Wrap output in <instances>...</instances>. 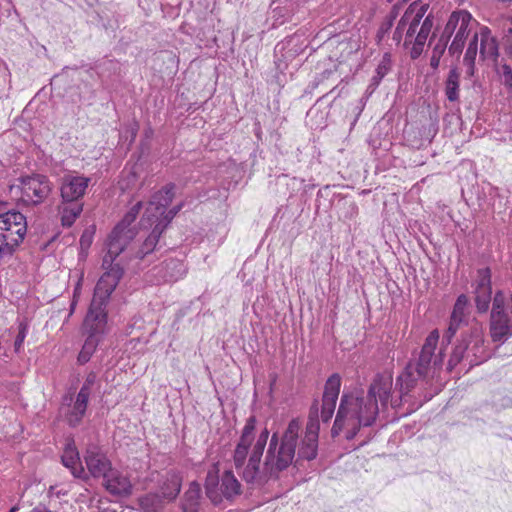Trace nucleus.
Here are the masks:
<instances>
[{
    "instance_id": "obj_37",
    "label": "nucleus",
    "mask_w": 512,
    "mask_h": 512,
    "mask_svg": "<svg viewBox=\"0 0 512 512\" xmlns=\"http://www.w3.org/2000/svg\"><path fill=\"white\" fill-rule=\"evenodd\" d=\"M468 34H455L452 43L449 46V53L452 55H460L465 46L466 36Z\"/></svg>"
},
{
    "instance_id": "obj_43",
    "label": "nucleus",
    "mask_w": 512,
    "mask_h": 512,
    "mask_svg": "<svg viewBox=\"0 0 512 512\" xmlns=\"http://www.w3.org/2000/svg\"><path fill=\"white\" fill-rule=\"evenodd\" d=\"M337 71V65L333 64L331 68L324 69L319 77V81H322L324 79L330 78L332 74H334Z\"/></svg>"
},
{
    "instance_id": "obj_56",
    "label": "nucleus",
    "mask_w": 512,
    "mask_h": 512,
    "mask_svg": "<svg viewBox=\"0 0 512 512\" xmlns=\"http://www.w3.org/2000/svg\"><path fill=\"white\" fill-rule=\"evenodd\" d=\"M378 35L380 36V37H379V41L383 40V36H384L385 34H378Z\"/></svg>"
},
{
    "instance_id": "obj_15",
    "label": "nucleus",
    "mask_w": 512,
    "mask_h": 512,
    "mask_svg": "<svg viewBox=\"0 0 512 512\" xmlns=\"http://www.w3.org/2000/svg\"><path fill=\"white\" fill-rule=\"evenodd\" d=\"M177 186L174 182L165 184L161 189L151 195L147 207L145 209V216L148 220L161 216V212L166 210L172 203L176 195Z\"/></svg>"
},
{
    "instance_id": "obj_11",
    "label": "nucleus",
    "mask_w": 512,
    "mask_h": 512,
    "mask_svg": "<svg viewBox=\"0 0 512 512\" xmlns=\"http://www.w3.org/2000/svg\"><path fill=\"white\" fill-rule=\"evenodd\" d=\"M18 181L22 186L23 197L30 199L33 206L44 203L54 189L49 177L41 173L21 175Z\"/></svg>"
},
{
    "instance_id": "obj_32",
    "label": "nucleus",
    "mask_w": 512,
    "mask_h": 512,
    "mask_svg": "<svg viewBox=\"0 0 512 512\" xmlns=\"http://www.w3.org/2000/svg\"><path fill=\"white\" fill-rule=\"evenodd\" d=\"M181 491V479L177 476H172L167 479L161 486L162 496L169 500H175Z\"/></svg>"
},
{
    "instance_id": "obj_12",
    "label": "nucleus",
    "mask_w": 512,
    "mask_h": 512,
    "mask_svg": "<svg viewBox=\"0 0 512 512\" xmlns=\"http://www.w3.org/2000/svg\"><path fill=\"white\" fill-rule=\"evenodd\" d=\"M83 460L90 478L104 479L115 468L107 453L97 444H87Z\"/></svg>"
},
{
    "instance_id": "obj_35",
    "label": "nucleus",
    "mask_w": 512,
    "mask_h": 512,
    "mask_svg": "<svg viewBox=\"0 0 512 512\" xmlns=\"http://www.w3.org/2000/svg\"><path fill=\"white\" fill-rule=\"evenodd\" d=\"M470 300L467 295L460 294L453 306L451 315L469 320Z\"/></svg>"
},
{
    "instance_id": "obj_38",
    "label": "nucleus",
    "mask_w": 512,
    "mask_h": 512,
    "mask_svg": "<svg viewBox=\"0 0 512 512\" xmlns=\"http://www.w3.org/2000/svg\"><path fill=\"white\" fill-rule=\"evenodd\" d=\"M27 333L28 325L24 322H21L18 326V334L14 341V349L16 352L20 351V349L22 348Z\"/></svg>"
},
{
    "instance_id": "obj_39",
    "label": "nucleus",
    "mask_w": 512,
    "mask_h": 512,
    "mask_svg": "<svg viewBox=\"0 0 512 512\" xmlns=\"http://www.w3.org/2000/svg\"><path fill=\"white\" fill-rule=\"evenodd\" d=\"M97 379H98L97 373L94 371H90L86 375L84 382H83L82 386L80 387V390H83L89 394H92L93 387L97 383Z\"/></svg>"
},
{
    "instance_id": "obj_33",
    "label": "nucleus",
    "mask_w": 512,
    "mask_h": 512,
    "mask_svg": "<svg viewBox=\"0 0 512 512\" xmlns=\"http://www.w3.org/2000/svg\"><path fill=\"white\" fill-rule=\"evenodd\" d=\"M467 319L456 317L453 315H450L449 325L447 330L444 332L442 337V345L446 344L449 345L453 339V337L456 335L457 331L463 327L468 325Z\"/></svg>"
},
{
    "instance_id": "obj_49",
    "label": "nucleus",
    "mask_w": 512,
    "mask_h": 512,
    "mask_svg": "<svg viewBox=\"0 0 512 512\" xmlns=\"http://www.w3.org/2000/svg\"><path fill=\"white\" fill-rule=\"evenodd\" d=\"M226 36H228L229 41H231V42H233V41H234V34H233V33L226 34Z\"/></svg>"
},
{
    "instance_id": "obj_29",
    "label": "nucleus",
    "mask_w": 512,
    "mask_h": 512,
    "mask_svg": "<svg viewBox=\"0 0 512 512\" xmlns=\"http://www.w3.org/2000/svg\"><path fill=\"white\" fill-rule=\"evenodd\" d=\"M459 78L460 72L458 69L456 67L451 68L445 81V94L450 102H455L459 99Z\"/></svg>"
},
{
    "instance_id": "obj_58",
    "label": "nucleus",
    "mask_w": 512,
    "mask_h": 512,
    "mask_svg": "<svg viewBox=\"0 0 512 512\" xmlns=\"http://www.w3.org/2000/svg\"><path fill=\"white\" fill-rule=\"evenodd\" d=\"M355 45L356 47L354 48V50L357 51L359 49V45L357 43Z\"/></svg>"
},
{
    "instance_id": "obj_8",
    "label": "nucleus",
    "mask_w": 512,
    "mask_h": 512,
    "mask_svg": "<svg viewBox=\"0 0 512 512\" xmlns=\"http://www.w3.org/2000/svg\"><path fill=\"white\" fill-rule=\"evenodd\" d=\"M27 234V219L17 210L0 214V260L10 257L23 242Z\"/></svg>"
},
{
    "instance_id": "obj_7",
    "label": "nucleus",
    "mask_w": 512,
    "mask_h": 512,
    "mask_svg": "<svg viewBox=\"0 0 512 512\" xmlns=\"http://www.w3.org/2000/svg\"><path fill=\"white\" fill-rule=\"evenodd\" d=\"M489 358L490 354L483 332L475 325L463 331L460 338L457 339L447 363V370L451 372L458 364L464 363L469 371Z\"/></svg>"
},
{
    "instance_id": "obj_26",
    "label": "nucleus",
    "mask_w": 512,
    "mask_h": 512,
    "mask_svg": "<svg viewBox=\"0 0 512 512\" xmlns=\"http://www.w3.org/2000/svg\"><path fill=\"white\" fill-rule=\"evenodd\" d=\"M404 46L409 49L411 59L415 60L420 57L424 51V47L429 34H405Z\"/></svg>"
},
{
    "instance_id": "obj_22",
    "label": "nucleus",
    "mask_w": 512,
    "mask_h": 512,
    "mask_svg": "<svg viewBox=\"0 0 512 512\" xmlns=\"http://www.w3.org/2000/svg\"><path fill=\"white\" fill-rule=\"evenodd\" d=\"M418 377L414 366L409 363L403 372L396 378L395 388L400 392V400L404 399L416 386Z\"/></svg>"
},
{
    "instance_id": "obj_9",
    "label": "nucleus",
    "mask_w": 512,
    "mask_h": 512,
    "mask_svg": "<svg viewBox=\"0 0 512 512\" xmlns=\"http://www.w3.org/2000/svg\"><path fill=\"white\" fill-rule=\"evenodd\" d=\"M489 334L494 343L503 344L512 337L511 316L503 290H497L491 301Z\"/></svg>"
},
{
    "instance_id": "obj_19",
    "label": "nucleus",
    "mask_w": 512,
    "mask_h": 512,
    "mask_svg": "<svg viewBox=\"0 0 512 512\" xmlns=\"http://www.w3.org/2000/svg\"><path fill=\"white\" fill-rule=\"evenodd\" d=\"M91 69L96 72L103 83L118 81L123 75L121 63L115 59H109L107 56L97 60Z\"/></svg>"
},
{
    "instance_id": "obj_36",
    "label": "nucleus",
    "mask_w": 512,
    "mask_h": 512,
    "mask_svg": "<svg viewBox=\"0 0 512 512\" xmlns=\"http://www.w3.org/2000/svg\"><path fill=\"white\" fill-rule=\"evenodd\" d=\"M478 34H474V37L470 40L466 49L463 62L464 64L475 63L477 52H478Z\"/></svg>"
},
{
    "instance_id": "obj_4",
    "label": "nucleus",
    "mask_w": 512,
    "mask_h": 512,
    "mask_svg": "<svg viewBox=\"0 0 512 512\" xmlns=\"http://www.w3.org/2000/svg\"><path fill=\"white\" fill-rule=\"evenodd\" d=\"M342 377L339 373L331 374L324 384L319 410L318 400H314L310 408L309 422L306 426L305 436L302 439L297 460L303 459L312 461L318 455L319 418L324 424H328L334 414L336 415V404L341 392Z\"/></svg>"
},
{
    "instance_id": "obj_25",
    "label": "nucleus",
    "mask_w": 512,
    "mask_h": 512,
    "mask_svg": "<svg viewBox=\"0 0 512 512\" xmlns=\"http://www.w3.org/2000/svg\"><path fill=\"white\" fill-rule=\"evenodd\" d=\"M220 494L226 499H230L241 492V484L234 476L233 471L227 470L223 473L221 478Z\"/></svg>"
},
{
    "instance_id": "obj_2",
    "label": "nucleus",
    "mask_w": 512,
    "mask_h": 512,
    "mask_svg": "<svg viewBox=\"0 0 512 512\" xmlns=\"http://www.w3.org/2000/svg\"><path fill=\"white\" fill-rule=\"evenodd\" d=\"M391 390L392 378L382 374L375 375L366 394L361 387L344 388L339 395L331 437L336 438L344 432L345 439L351 441L362 428L374 425L379 415L378 402L383 408L389 403L394 409L400 406L398 400L392 399Z\"/></svg>"
},
{
    "instance_id": "obj_16",
    "label": "nucleus",
    "mask_w": 512,
    "mask_h": 512,
    "mask_svg": "<svg viewBox=\"0 0 512 512\" xmlns=\"http://www.w3.org/2000/svg\"><path fill=\"white\" fill-rule=\"evenodd\" d=\"M102 486L109 494L120 499L129 498L133 493L129 477L116 468L103 479Z\"/></svg>"
},
{
    "instance_id": "obj_46",
    "label": "nucleus",
    "mask_w": 512,
    "mask_h": 512,
    "mask_svg": "<svg viewBox=\"0 0 512 512\" xmlns=\"http://www.w3.org/2000/svg\"><path fill=\"white\" fill-rule=\"evenodd\" d=\"M401 39H402V34L401 33L393 34V40H395L397 42H400Z\"/></svg>"
},
{
    "instance_id": "obj_57",
    "label": "nucleus",
    "mask_w": 512,
    "mask_h": 512,
    "mask_svg": "<svg viewBox=\"0 0 512 512\" xmlns=\"http://www.w3.org/2000/svg\"><path fill=\"white\" fill-rule=\"evenodd\" d=\"M506 32L512 33V27H509Z\"/></svg>"
},
{
    "instance_id": "obj_34",
    "label": "nucleus",
    "mask_w": 512,
    "mask_h": 512,
    "mask_svg": "<svg viewBox=\"0 0 512 512\" xmlns=\"http://www.w3.org/2000/svg\"><path fill=\"white\" fill-rule=\"evenodd\" d=\"M184 206L185 202L182 201L170 209L163 210V212H161V216H158L155 222L159 224L162 228L167 230L172 220L183 209Z\"/></svg>"
},
{
    "instance_id": "obj_3",
    "label": "nucleus",
    "mask_w": 512,
    "mask_h": 512,
    "mask_svg": "<svg viewBox=\"0 0 512 512\" xmlns=\"http://www.w3.org/2000/svg\"><path fill=\"white\" fill-rule=\"evenodd\" d=\"M117 286L98 281L94 288L92 300L82 325L85 336L82 348L77 356V364L84 365L90 361L99 344L108 333L107 306Z\"/></svg>"
},
{
    "instance_id": "obj_51",
    "label": "nucleus",
    "mask_w": 512,
    "mask_h": 512,
    "mask_svg": "<svg viewBox=\"0 0 512 512\" xmlns=\"http://www.w3.org/2000/svg\"><path fill=\"white\" fill-rule=\"evenodd\" d=\"M5 71H6V68H5V67H1V66H0V73H1L2 75H4V74H5Z\"/></svg>"
},
{
    "instance_id": "obj_47",
    "label": "nucleus",
    "mask_w": 512,
    "mask_h": 512,
    "mask_svg": "<svg viewBox=\"0 0 512 512\" xmlns=\"http://www.w3.org/2000/svg\"><path fill=\"white\" fill-rule=\"evenodd\" d=\"M426 26H427V19L424 21V23H423L422 27L420 28V31H419V32H420V33L425 32L424 30L426 29Z\"/></svg>"
},
{
    "instance_id": "obj_45",
    "label": "nucleus",
    "mask_w": 512,
    "mask_h": 512,
    "mask_svg": "<svg viewBox=\"0 0 512 512\" xmlns=\"http://www.w3.org/2000/svg\"><path fill=\"white\" fill-rule=\"evenodd\" d=\"M467 69H466V74L467 76L469 77H473L474 74H475V71H476V68H475V63H472V64H465Z\"/></svg>"
},
{
    "instance_id": "obj_20",
    "label": "nucleus",
    "mask_w": 512,
    "mask_h": 512,
    "mask_svg": "<svg viewBox=\"0 0 512 512\" xmlns=\"http://www.w3.org/2000/svg\"><path fill=\"white\" fill-rule=\"evenodd\" d=\"M477 24L468 11L458 10L450 15L444 32H472Z\"/></svg>"
},
{
    "instance_id": "obj_59",
    "label": "nucleus",
    "mask_w": 512,
    "mask_h": 512,
    "mask_svg": "<svg viewBox=\"0 0 512 512\" xmlns=\"http://www.w3.org/2000/svg\"><path fill=\"white\" fill-rule=\"evenodd\" d=\"M217 41H218V38L215 36L214 37V42L217 43ZM216 45L218 46V44H216Z\"/></svg>"
},
{
    "instance_id": "obj_13",
    "label": "nucleus",
    "mask_w": 512,
    "mask_h": 512,
    "mask_svg": "<svg viewBox=\"0 0 512 512\" xmlns=\"http://www.w3.org/2000/svg\"><path fill=\"white\" fill-rule=\"evenodd\" d=\"M492 273L489 267L477 271L474 302L479 314L489 311L492 301Z\"/></svg>"
},
{
    "instance_id": "obj_28",
    "label": "nucleus",
    "mask_w": 512,
    "mask_h": 512,
    "mask_svg": "<svg viewBox=\"0 0 512 512\" xmlns=\"http://www.w3.org/2000/svg\"><path fill=\"white\" fill-rule=\"evenodd\" d=\"M391 69V56L389 53H385L376 67L375 74L370 80V84L368 86V90L371 93L379 86L382 79L388 74Z\"/></svg>"
},
{
    "instance_id": "obj_54",
    "label": "nucleus",
    "mask_w": 512,
    "mask_h": 512,
    "mask_svg": "<svg viewBox=\"0 0 512 512\" xmlns=\"http://www.w3.org/2000/svg\"><path fill=\"white\" fill-rule=\"evenodd\" d=\"M17 510H18V507H17V506H15V507H12V508L10 509V512H16Z\"/></svg>"
},
{
    "instance_id": "obj_44",
    "label": "nucleus",
    "mask_w": 512,
    "mask_h": 512,
    "mask_svg": "<svg viewBox=\"0 0 512 512\" xmlns=\"http://www.w3.org/2000/svg\"><path fill=\"white\" fill-rule=\"evenodd\" d=\"M30 512H52L49 508L46 507L44 504H38L36 507H34Z\"/></svg>"
},
{
    "instance_id": "obj_55",
    "label": "nucleus",
    "mask_w": 512,
    "mask_h": 512,
    "mask_svg": "<svg viewBox=\"0 0 512 512\" xmlns=\"http://www.w3.org/2000/svg\"><path fill=\"white\" fill-rule=\"evenodd\" d=\"M432 35H433V36H432V38L429 40V44H431V43H432V41L434 40V37H435L437 34H432Z\"/></svg>"
},
{
    "instance_id": "obj_23",
    "label": "nucleus",
    "mask_w": 512,
    "mask_h": 512,
    "mask_svg": "<svg viewBox=\"0 0 512 512\" xmlns=\"http://www.w3.org/2000/svg\"><path fill=\"white\" fill-rule=\"evenodd\" d=\"M220 485V477L219 470L217 468L210 469L207 472L205 479V492L207 497L213 502L215 505L221 503L222 496L219 492Z\"/></svg>"
},
{
    "instance_id": "obj_6",
    "label": "nucleus",
    "mask_w": 512,
    "mask_h": 512,
    "mask_svg": "<svg viewBox=\"0 0 512 512\" xmlns=\"http://www.w3.org/2000/svg\"><path fill=\"white\" fill-rule=\"evenodd\" d=\"M91 183V178L79 173H67L60 178V205L61 224L71 227L83 212V198Z\"/></svg>"
},
{
    "instance_id": "obj_41",
    "label": "nucleus",
    "mask_w": 512,
    "mask_h": 512,
    "mask_svg": "<svg viewBox=\"0 0 512 512\" xmlns=\"http://www.w3.org/2000/svg\"><path fill=\"white\" fill-rule=\"evenodd\" d=\"M75 401V392L69 391L62 397V408L71 409Z\"/></svg>"
},
{
    "instance_id": "obj_48",
    "label": "nucleus",
    "mask_w": 512,
    "mask_h": 512,
    "mask_svg": "<svg viewBox=\"0 0 512 512\" xmlns=\"http://www.w3.org/2000/svg\"><path fill=\"white\" fill-rule=\"evenodd\" d=\"M512 305V292L509 295V298L507 299V307Z\"/></svg>"
},
{
    "instance_id": "obj_1",
    "label": "nucleus",
    "mask_w": 512,
    "mask_h": 512,
    "mask_svg": "<svg viewBox=\"0 0 512 512\" xmlns=\"http://www.w3.org/2000/svg\"><path fill=\"white\" fill-rule=\"evenodd\" d=\"M256 423L255 416L247 418L233 453L235 469L246 483L278 478L279 474L293 463L301 429L300 422L292 419L282 435L274 432L270 437L261 468V460L270 436L267 427L259 433L247 460L255 438Z\"/></svg>"
},
{
    "instance_id": "obj_27",
    "label": "nucleus",
    "mask_w": 512,
    "mask_h": 512,
    "mask_svg": "<svg viewBox=\"0 0 512 512\" xmlns=\"http://www.w3.org/2000/svg\"><path fill=\"white\" fill-rule=\"evenodd\" d=\"M282 0L274 1L270 6V16L268 21H271L270 29H278L280 25L284 24L290 17V10L282 6Z\"/></svg>"
},
{
    "instance_id": "obj_42",
    "label": "nucleus",
    "mask_w": 512,
    "mask_h": 512,
    "mask_svg": "<svg viewBox=\"0 0 512 512\" xmlns=\"http://www.w3.org/2000/svg\"><path fill=\"white\" fill-rule=\"evenodd\" d=\"M92 243V235L85 231L80 238V245L82 248H89Z\"/></svg>"
},
{
    "instance_id": "obj_24",
    "label": "nucleus",
    "mask_w": 512,
    "mask_h": 512,
    "mask_svg": "<svg viewBox=\"0 0 512 512\" xmlns=\"http://www.w3.org/2000/svg\"><path fill=\"white\" fill-rule=\"evenodd\" d=\"M300 36V34H290L278 43L276 48L280 51H286L288 56L294 57L302 53L307 48V44H304L303 41H301Z\"/></svg>"
},
{
    "instance_id": "obj_31",
    "label": "nucleus",
    "mask_w": 512,
    "mask_h": 512,
    "mask_svg": "<svg viewBox=\"0 0 512 512\" xmlns=\"http://www.w3.org/2000/svg\"><path fill=\"white\" fill-rule=\"evenodd\" d=\"M453 34H441V37L438 39L437 43L434 45L432 50V55L430 58V66L433 69H437L440 65V59L442 55L444 54L448 42L450 40V37Z\"/></svg>"
},
{
    "instance_id": "obj_52",
    "label": "nucleus",
    "mask_w": 512,
    "mask_h": 512,
    "mask_svg": "<svg viewBox=\"0 0 512 512\" xmlns=\"http://www.w3.org/2000/svg\"><path fill=\"white\" fill-rule=\"evenodd\" d=\"M414 32V27L411 25L409 29L407 30V33Z\"/></svg>"
},
{
    "instance_id": "obj_18",
    "label": "nucleus",
    "mask_w": 512,
    "mask_h": 512,
    "mask_svg": "<svg viewBox=\"0 0 512 512\" xmlns=\"http://www.w3.org/2000/svg\"><path fill=\"white\" fill-rule=\"evenodd\" d=\"M91 394L80 390L75 393L74 405L71 409H65L64 419L70 428H77L86 416Z\"/></svg>"
},
{
    "instance_id": "obj_53",
    "label": "nucleus",
    "mask_w": 512,
    "mask_h": 512,
    "mask_svg": "<svg viewBox=\"0 0 512 512\" xmlns=\"http://www.w3.org/2000/svg\"><path fill=\"white\" fill-rule=\"evenodd\" d=\"M173 264H174L175 267H178V266L182 267V264L180 262H173Z\"/></svg>"
},
{
    "instance_id": "obj_30",
    "label": "nucleus",
    "mask_w": 512,
    "mask_h": 512,
    "mask_svg": "<svg viewBox=\"0 0 512 512\" xmlns=\"http://www.w3.org/2000/svg\"><path fill=\"white\" fill-rule=\"evenodd\" d=\"M480 57L496 59L499 56L498 41L492 34H481Z\"/></svg>"
},
{
    "instance_id": "obj_21",
    "label": "nucleus",
    "mask_w": 512,
    "mask_h": 512,
    "mask_svg": "<svg viewBox=\"0 0 512 512\" xmlns=\"http://www.w3.org/2000/svg\"><path fill=\"white\" fill-rule=\"evenodd\" d=\"M202 499V489L197 481H192L181 499L183 512H199Z\"/></svg>"
},
{
    "instance_id": "obj_5",
    "label": "nucleus",
    "mask_w": 512,
    "mask_h": 512,
    "mask_svg": "<svg viewBox=\"0 0 512 512\" xmlns=\"http://www.w3.org/2000/svg\"><path fill=\"white\" fill-rule=\"evenodd\" d=\"M143 208V203L138 201L114 226L106 240L107 252L102 259V268L105 272L98 281L118 286L124 276L123 266L117 262V258L125 251L127 246L135 239L138 230L134 222Z\"/></svg>"
},
{
    "instance_id": "obj_40",
    "label": "nucleus",
    "mask_w": 512,
    "mask_h": 512,
    "mask_svg": "<svg viewBox=\"0 0 512 512\" xmlns=\"http://www.w3.org/2000/svg\"><path fill=\"white\" fill-rule=\"evenodd\" d=\"M502 75L504 77V85L512 91V67L508 64H503Z\"/></svg>"
},
{
    "instance_id": "obj_17",
    "label": "nucleus",
    "mask_w": 512,
    "mask_h": 512,
    "mask_svg": "<svg viewBox=\"0 0 512 512\" xmlns=\"http://www.w3.org/2000/svg\"><path fill=\"white\" fill-rule=\"evenodd\" d=\"M61 463L64 467L70 470L73 477L85 482L89 481V475L86 473L81 462L80 453L74 440H70L65 445L64 453L61 456Z\"/></svg>"
},
{
    "instance_id": "obj_50",
    "label": "nucleus",
    "mask_w": 512,
    "mask_h": 512,
    "mask_svg": "<svg viewBox=\"0 0 512 512\" xmlns=\"http://www.w3.org/2000/svg\"><path fill=\"white\" fill-rule=\"evenodd\" d=\"M480 32L485 33V32H490V30H489V28L484 27V28L481 29Z\"/></svg>"
},
{
    "instance_id": "obj_14",
    "label": "nucleus",
    "mask_w": 512,
    "mask_h": 512,
    "mask_svg": "<svg viewBox=\"0 0 512 512\" xmlns=\"http://www.w3.org/2000/svg\"><path fill=\"white\" fill-rule=\"evenodd\" d=\"M165 229L155 222L154 227L141 243L140 247L133 254L134 259L140 261L153 262L157 257L156 254L161 252L166 246L165 242L161 240Z\"/></svg>"
},
{
    "instance_id": "obj_10",
    "label": "nucleus",
    "mask_w": 512,
    "mask_h": 512,
    "mask_svg": "<svg viewBox=\"0 0 512 512\" xmlns=\"http://www.w3.org/2000/svg\"><path fill=\"white\" fill-rule=\"evenodd\" d=\"M439 341V332L433 330L429 333L421 348L418 360L415 365V371L421 379L434 377L436 372L442 368L444 361V352L439 351L435 355V350Z\"/></svg>"
}]
</instances>
